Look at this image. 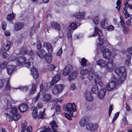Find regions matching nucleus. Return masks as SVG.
Here are the masks:
<instances>
[{"instance_id":"f257e3e1","label":"nucleus","mask_w":132,"mask_h":132,"mask_svg":"<svg viewBox=\"0 0 132 132\" xmlns=\"http://www.w3.org/2000/svg\"><path fill=\"white\" fill-rule=\"evenodd\" d=\"M104 57L108 59L109 63L112 65L114 59L116 56L115 53H111L110 50L106 48H104L102 51Z\"/></svg>"},{"instance_id":"f03ea898","label":"nucleus","mask_w":132,"mask_h":132,"mask_svg":"<svg viewBox=\"0 0 132 132\" xmlns=\"http://www.w3.org/2000/svg\"><path fill=\"white\" fill-rule=\"evenodd\" d=\"M43 46L47 49L49 53V55H47L45 56V59L46 62L48 63H50L52 61V58L51 56V53L53 51V47L51 44L46 42L43 43Z\"/></svg>"},{"instance_id":"7ed1b4c3","label":"nucleus","mask_w":132,"mask_h":132,"mask_svg":"<svg viewBox=\"0 0 132 132\" xmlns=\"http://www.w3.org/2000/svg\"><path fill=\"white\" fill-rule=\"evenodd\" d=\"M13 59H14V61H17L16 64L18 66L21 67L25 65L27 67L29 68H31L30 67V63L29 62L27 63L26 60L23 56L20 57L18 58L16 57H13L12 59V60Z\"/></svg>"},{"instance_id":"20e7f679","label":"nucleus","mask_w":132,"mask_h":132,"mask_svg":"<svg viewBox=\"0 0 132 132\" xmlns=\"http://www.w3.org/2000/svg\"><path fill=\"white\" fill-rule=\"evenodd\" d=\"M94 28L95 33H94L92 35L89 36V37H95L97 36V35H98V41H97V42L99 45H101L103 43V39L100 37L103 35L102 31L97 27H95Z\"/></svg>"},{"instance_id":"39448f33","label":"nucleus","mask_w":132,"mask_h":132,"mask_svg":"<svg viewBox=\"0 0 132 132\" xmlns=\"http://www.w3.org/2000/svg\"><path fill=\"white\" fill-rule=\"evenodd\" d=\"M115 73L118 75L121 76L120 79L123 78V80L126 79L127 74L126 72L125 67L124 66L121 67L116 68L114 71Z\"/></svg>"},{"instance_id":"423d86ee","label":"nucleus","mask_w":132,"mask_h":132,"mask_svg":"<svg viewBox=\"0 0 132 132\" xmlns=\"http://www.w3.org/2000/svg\"><path fill=\"white\" fill-rule=\"evenodd\" d=\"M63 89V85H56L53 87L52 90V92L54 94H57L61 92Z\"/></svg>"},{"instance_id":"0eeeda50","label":"nucleus","mask_w":132,"mask_h":132,"mask_svg":"<svg viewBox=\"0 0 132 132\" xmlns=\"http://www.w3.org/2000/svg\"><path fill=\"white\" fill-rule=\"evenodd\" d=\"M76 109L75 103H73L72 104L68 103L66 105L65 110L66 111L69 112H74L76 111Z\"/></svg>"},{"instance_id":"6e6552de","label":"nucleus","mask_w":132,"mask_h":132,"mask_svg":"<svg viewBox=\"0 0 132 132\" xmlns=\"http://www.w3.org/2000/svg\"><path fill=\"white\" fill-rule=\"evenodd\" d=\"M98 127V125L96 123H89L86 125L87 129L91 131H94L97 129Z\"/></svg>"},{"instance_id":"1a4fd4ad","label":"nucleus","mask_w":132,"mask_h":132,"mask_svg":"<svg viewBox=\"0 0 132 132\" xmlns=\"http://www.w3.org/2000/svg\"><path fill=\"white\" fill-rule=\"evenodd\" d=\"M96 64L100 66L101 68H109L107 63L102 59H99L96 62Z\"/></svg>"},{"instance_id":"9d476101","label":"nucleus","mask_w":132,"mask_h":132,"mask_svg":"<svg viewBox=\"0 0 132 132\" xmlns=\"http://www.w3.org/2000/svg\"><path fill=\"white\" fill-rule=\"evenodd\" d=\"M72 67L70 65H68L63 70L62 74L64 75H67L69 74L72 70Z\"/></svg>"},{"instance_id":"9b49d317","label":"nucleus","mask_w":132,"mask_h":132,"mask_svg":"<svg viewBox=\"0 0 132 132\" xmlns=\"http://www.w3.org/2000/svg\"><path fill=\"white\" fill-rule=\"evenodd\" d=\"M89 73L88 76V79L89 80H92L94 78H95L94 80L97 78L95 75L96 74H97V73H94V70L92 68H91L89 69Z\"/></svg>"},{"instance_id":"f8f14e48","label":"nucleus","mask_w":132,"mask_h":132,"mask_svg":"<svg viewBox=\"0 0 132 132\" xmlns=\"http://www.w3.org/2000/svg\"><path fill=\"white\" fill-rule=\"evenodd\" d=\"M52 98V95L49 94H44L42 97V100L43 102H48L50 101Z\"/></svg>"},{"instance_id":"ddd939ff","label":"nucleus","mask_w":132,"mask_h":132,"mask_svg":"<svg viewBox=\"0 0 132 132\" xmlns=\"http://www.w3.org/2000/svg\"><path fill=\"white\" fill-rule=\"evenodd\" d=\"M51 27L54 29L60 32V31L61 29V27L60 24L57 22H52L51 23Z\"/></svg>"},{"instance_id":"4468645a","label":"nucleus","mask_w":132,"mask_h":132,"mask_svg":"<svg viewBox=\"0 0 132 132\" xmlns=\"http://www.w3.org/2000/svg\"><path fill=\"white\" fill-rule=\"evenodd\" d=\"M97 78L94 79V82L96 85H98L100 87H102L103 86V83L101 82V78L98 74H96L95 75Z\"/></svg>"},{"instance_id":"2eb2a0df","label":"nucleus","mask_w":132,"mask_h":132,"mask_svg":"<svg viewBox=\"0 0 132 132\" xmlns=\"http://www.w3.org/2000/svg\"><path fill=\"white\" fill-rule=\"evenodd\" d=\"M32 72L33 76L34 78L36 79L38 77L39 75L37 70L34 67H32V68L30 69Z\"/></svg>"},{"instance_id":"dca6fc26","label":"nucleus","mask_w":132,"mask_h":132,"mask_svg":"<svg viewBox=\"0 0 132 132\" xmlns=\"http://www.w3.org/2000/svg\"><path fill=\"white\" fill-rule=\"evenodd\" d=\"M28 108V106L25 104H22L18 107L19 111L22 112H25Z\"/></svg>"},{"instance_id":"f3484780","label":"nucleus","mask_w":132,"mask_h":132,"mask_svg":"<svg viewBox=\"0 0 132 132\" xmlns=\"http://www.w3.org/2000/svg\"><path fill=\"white\" fill-rule=\"evenodd\" d=\"M36 53L39 57L43 58L47 55L46 52L44 50L38 51L36 52Z\"/></svg>"},{"instance_id":"a211bd4d","label":"nucleus","mask_w":132,"mask_h":132,"mask_svg":"<svg viewBox=\"0 0 132 132\" xmlns=\"http://www.w3.org/2000/svg\"><path fill=\"white\" fill-rule=\"evenodd\" d=\"M24 24L23 22H19L15 24L14 25V29L16 31L21 29L23 27Z\"/></svg>"},{"instance_id":"6ab92c4d","label":"nucleus","mask_w":132,"mask_h":132,"mask_svg":"<svg viewBox=\"0 0 132 132\" xmlns=\"http://www.w3.org/2000/svg\"><path fill=\"white\" fill-rule=\"evenodd\" d=\"M78 74V72L77 71H73L69 75L68 77V79L70 81L72 80L77 77Z\"/></svg>"},{"instance_id":"aec40b11","label":"nucleus","mask_w":132,"mask_h":132,"mask_svg":"<svg viewBox=\"0 0 132 132\" xmlns=\"http://www.w3.org/2000/svg\"><path fill=\"white\" fill-rule=\"evenodd\" d=\"M60 78V77L59 75L54 76L51 81V85L54 86L59 80Z\"/></svg>"},{"instance_id":"412c9836","label":"nucleus","mask_w":132,"mask_h":132,"mask_svg":"<svg viewBox=\"0 0 132 132\" xmlns=\"http://www.w3.org/2000/svg\"><path fill=\"white\" fill-rule=\"evenodd\" d=\"M116 85V83L113 81L110 82L106 86L108 90L109 91L112 90L114 88Z\"/></svg>"},{"instance_id":"4be33fe9","label":"nucleus","mask_w":132,"mask_h":132,"mask_svg":"<svg viewBox=\"0 0 132 132\" xmlns=\"http://www.w3.org/2000/svg\"><path fill=\"white\" fill-rule=\"evenodd\" d=\"M15 68V67L14 66L12 65H8L7 68V71L9 75H11Z\"/></svg>"},{"instance_id":"5701e85b","label":"nucleus","mask_w":132,"mask_h":132,"mask_svg":"<svg viewBox=\"0 0 132 132\" xmlns=\"http://www.w3.org/2000/svg\"><path fill=\"white\" fill-rule=\"evenodd\" d=\"M38 82H37L35 84H33L32 85V87L29 93L30 95L33 94L35 92L36 87L38 85Z\"/></svg>"},{"instance_id":"b1692460","label":"nucleus","mask_w":132,"mask_h":132,"mask_svg":"<svg viewBox=\"0 0 132 132\" xmlns=\"http://www.w3.org/2000/svg\"><path fill=\"white\" fill-rule=\"evenodd\" d=\"M106 92L105 89L104 88H102L99 91L98 94V97L102 99L105 96Z\"/></svg>"},{"instance_id":"393cba45","label":"nucleus","mask_w":132,"mask_h":132,"mask_svg":"<svg viewBox=\"0 0 132 132\" xmlns=\"http://www.w3.org/2000/svg\"><path fill=\"white\" fill-rule=\"evenodd\" d=\"M100 24L102 28L104 29L106 28L108 25L107 19H105L102 20Z\"/></svg>"},{"instance_id":"a878e982","label":"nucleus","mask_w":132,"mask_h":132,"mask_svg":"<svg viewBox=\"0 0 132 132\" xmlns=\"http://www.w3.org/2000/svg\"><path fill=\"white\" fill-rule=\"evenodd\" d=\"M85 98L86 100L90 102L93 100V97L90 93L86 92L85 93Z\"/></svg>"},{"instance_id":"bb28decb","label":"nucleus","mask_w":132,"mask_h":132,"mask_svg":"<svg viewBox=\"0 0 132 132\" xmlns=\"http://www.w3.org/2000/svg\"><path fill=\"white\" fill-rule=\"evenodd\" d=\"M12 44L11 42L9 41V40H7L4 46V49L5 51H7L10 48Z\"/></svg>"},{"instance_id":"cd10ccee","label":"nucleus","mask_w":132,"mask_h":132,"mask_svg":"<svg viewBox=\"0 0 132 132\" xmlns=\"http://www.w3.org/2000/svg\"><path fill=\"white\" fill-rule=\"evenodd\" d=\"M84 13L83 12L81 13L79 12L75 13L74 16L78 19H80L83 18L84 16Z\"/></svg>"},{"instance_id":"c85d7f7f","label":"nucleus","mask_w":132,"mask_h":132,"mask_svg":"<svg viewBox=\"0 0 132 132\" xmlns=\"http://www.w3.org/2000/svg\"><path fill=\"white\" fill-rule=\"evenodd\" d=\"M32 107L31 108V110L33 109L32 113V116L33 118L35 119L36 118L38 117V111L37 108H34Z\"/></svg>"},{"instance_id":"c756f323","label":"nucleus","mask_w":132,"mask_h":132,"mask_svg":"<svg viewBox=\"0 0 132 132\" xmlns=\"http://www.w3.org/2000/svg\"><path fill=\"white\" fill-rule=\"evenodd\" d=\"M15 17V14L12 12L11 13L8 14L7 18V20L8 21H12L14 19Z\"/></svg>"},{"instance_id":"7c9ffc66","label":"nucleus","mask_w":132,"mask_h":132,"mask_svg":"<svg viewBox=\"0 0 132 132\" xmlns=\"http://www.w3.org/2000/svg\"><path fill=\"white\" fill-rule=\"evenodd\" d=\"M45 111V109H44L43 111H40L39 112L38 117V119H44V117L46 115Z\"/></svg>"},{"instance_id":"2f4dec72","label":"nucleus","mask_w":132,"mask_h":132,"mask_svg":"<svg viewBox=\"0 0 132 132\" xmlns=\"http://www.w3.org/2000/svg\"><path fill=\"white\" fill-rule=\"evenodd\" d=\"M77 28V25L76 23L73 22L70 24L68 27L69 30H75Z\"/></svg>"},{"instance_id":"473e14b6","label":"nucleus","mask_w":132,"mask_h":132,"mask_svg":"<svg viewBox=\"0 0 132 132\" xmlns=\"http://www.w3.org/2000/svg\"><path fill=\"white\" fill-rule=\"evenodd\" d=\"M87 60L85 58L83 57L81 59V61L80 62V63L81 66L85 67L87 65Z\"/></svg>"},{"instance_id":"72a5a7b5","label":"nucleus","mask_w":132,"mask_h":132,"mask_svg":"<svg viewBox=\"0 0 132 132\" xmlns=\"http://www.w3.org/2000/svg\"><path fill=\"white\" fill-rule=\"evenodd\" d=\"M87 121L86 119L84 118H82L80 121L79 123L80 125L82 126H84L86 124Z\"/></svg>"},{"instance_id":"f704fd0d","label":"nucleus","mask_w":132,"mask_h":132,"mask_svg":"<svg viewBox=\"0 0 132 132\" xmlns=\"http://www.w3.org/2000/svg\"><path fill=\"white\" fill-rule=\"evenodd\" d=\"M12 88V87L10 86L9 81L8 80L6 82L4 90H5L9 91Z\"/></svg>"},{"instance_id":"c9c22d12","label":"nucleus","mask_w":132,"mask_h":132,"mask_svg":"<svg viewBox=\"0 0 132 132\" xmlns=\"http://www.w3.org/2000/svg\"><path fill=\"white\" fill-rule=\"evenodd\" d=\"M123 9L124 10L123 13L125 14V18H126L127 19L129 17L130 15L127 11V7H124Z\"/></svg>"},{"instance_id":"e433bc0d","label":"nucleus","mask_w":132,"mask_h":132,"mask_svg":"<svg viewBox=\"0 0 132 132\" xmlns=\"http://www.w3.org/2000/svg\"><path fill=\"white\" fill-rule=\"evenodd\" d=\"M91 91L94 94L97 93L98 89L97 86L95 85L92 88Z\"/></svg>"},{"instance_id":"4c0bfd02","label":"nucleus","mask_w":132,"mask_h":132,"mask_svg":"<svg viewBox=\"0 0 132 132\" xmlns=\"http://www.w3.org/2000/svg\"><path fill=\"white\" fill-rule=\"evenodd\" d=\"M69 114L66 113L65 114V117L66 118L68 119L71 120V117L73 116V112H69Z\"/></svg>"},{"instance_id":"58836bf2","label":"nucleus","mask_w":132,"mask_h":132,"mask_svg":"<svg viewBox=\"0 0 132 132\" xmlns=\"http://www.w3.org/2000/svg\"><path fill=\"white\" fill-rule=\"evenodd\" d=\"M89 71L87 69H83L80 71V73L82 75L85 76L87 74Z\"/></svg>"},{"instance_id":"ea45409f","label":"nucleus","mask_w":132,"mask_h":132,"mask_svg":"<svg viewBox=\"0 0 132 132\" xmlns=\"http://www.w3.org/2000/svg\"><path fill=\"white\" fill-rule=\"evenodd\" d=\"M55 112H54L56 113V114H60L61 113L60 112V106L59 105H57L55 107Z\"/></svg>"},{"instance_id":"a19ab883","label":"nucleus","mask_w":132,"mask_h":132,"mask_svg":"<svg viewBox=\"0 0 132 132\" xmlns=\"http://www.w3.org/2000/svg\"><path fill=\"white\" fill-rule=\"evenodd\" d=\"M17 109L15 107H12L11 109L10 113L13 116L17 113Z\"/></svg>"},{"instance_id":"79ce46f5","label":"nucleus","mask_w":132,"mask_h":132,"mask_svg":"<svg viewBox=\"0 0 132 132\" xmlns=\"http://www.w3.org/2000/svg\"><path fill=\"white\" fill-rule=\"evenodd\" d=\"M28 51L26 47H23L20 50V53L22 55H24L27 53Z\"/></svg>"},{"instance_id":"37998d69","label":"nucleus","mask_w":132,"mask_h":132,"mask_svg":"<svg viewBox=\"0 0 132 132\" xmlns=\"http://www.w3.org/2000/svg\"><path fill=\"white\" fill-rule=\"evenodd\" d=\"M50 124L51 126L52 129L54 131L56 130V128L57 127V125L54 122L50 123Z\"/></svg>"},{"instance_id":"c03bdc74","label":"nucleus","mask_w":132,"mask_h":132,"mask_svg":"<svg viewBox=\"0 0 132 132\" xmlns=\"http://www.w3.org/2000/svg\"><path fill=\"white\" fill-rule=\"evenodd\" d=\"M56 67L55 65L51 64L48 65V68L49 71H52L54 70Z\"/></svg>"},{"instance_id":"a18cd8bd","label":"nucleus","mask_w":132,"mask_h":132,"mask_svg":"<svg viewBox=\"0 0 132 132\" xmlns=\"http://www.w3.org/2000/svg\"><path fill=\"white\" fill-rule=\"evenodd\" d=\"M42 47V45L41 44L39 40H37V41L36 48L37 49L39 50Z\"/></svg>"},{"instance_id":"49530a36","label":"nucleus","mask_w":132,"mask_h":132,"mask_svg":"<svg viewBox=\"0 0 132 132\" xmlns=\"http://www.w3.org/2000/svg\"><path fill=\"white\" fill-rule=\"evenodd\" d=\"M40 95V92H39L38 93L36 97L34 98L32 101L33 102L36 103L38 99L39 98Z\"/></svg>"},{"instance_id":"de8ad7c7","label":"nucleus","mask_w":132,"mask_h":132,"mask_svg":"<svg viewBox=\"0 0 132 132\" xmlns=\"http://www.w3.org/2000/svg\"><path fill=\"white\" fill-rule=\"evenodd\" d=\"M7 65V62L6 61L3 62L0 65V67L2 69H4L6 68Z\"/></svg>"},{"instance_id":"09e8293b","label":"nucleus","mask_w":132,"mask_h":132,"mask_svg":"<svg viewBox=\"0 0 132 132\" xmlns=\"http://www.w3.org/2000/svg\"><path fill=\"white\" fill-rule=\"evenodd\" d=\"M6 120L9 121H12L13 119V117H11L8 113H6Z\"/></svg>"},{"instance_id":"8fccbe9b","label":"nucleus","mask_w":132,"mask_h":132,"mask_svg":"<svg viewBox=\"0 0 132 132\" xmlns=\"http://www.w3.org/2000/svg\"><path fill=\"white\" fill-rule=\"evenodd\" d=\"M13 119L14 120H17L20 118L21 115L19 114H16L13 116Z\"/></svg>"},{"instance_id":"3c124183","label":"nucleus","mask_w":132,"mask_h":132,"mask_svg":"<svg viewBox=\"0 0 132 132\" xmlns=\"http://www.w3.org/2000/svg\"><path fill=\"white\" fill-rule=\"evenodd\" d=\"M120 18L121 20L119 22V24L120 25H121L122 26H123L125 24L124 19L121 16H120Z\"/></svg>"},{"instance_id":"603ef678","label":"nucleus","mask_w":132,"mask_h":132,"mask_svg":"<svg viewBox=\"0 0 132 132\" xmlns=\"http://www.w3.org/2000/svg\"><path fill=\"white\" fill-rule=\"evenodd\" d=\"M94 23L95 24H98L100 22L99 18L98 16L95 17L93 20Z\"/></svg>"},{"instance_id":"864d4df0","label":"nucleus","mask_w":132,"mask_h":132,"mask_svg":"<svg viewBox=\"0 0 132 132\" xmlns=\"http://www.w3.org/2000/svg\"><path fill=\"white\" fill-rule=\"evenodd\" d=\"M119 115V113L117 112L114 115L112 120V123H113L114 121L117 118Z\"/></svg>"},{"instance_id":"5fc2aeb1","label":"nucleus","mask_w":132,"mask_h":132,"mask_svg":"<svg viewBox=\"0 0 132 132\" xmlns=\"http://www.w3.org/2000/svg\"><path fill=\"white\" fill-rule=\"evenodd\" d=\"M4 81L2 79H0V90L4 87Z\"/></svg>"},{"instance_id":"6e6d98bb","label":"nucleus","mask_w":132,"mask_h":132,"mask_svg":"<svg viewBox=\"0 0 132 132\" xmlns=\"http://www.w3.org/2000/svg\"><path fill=\"white\" fill-rule=\"evenodd\" d=\"M6 26L7 25L5 22L3 21L1 23V27L3 30H4L5 29Z\"/></svg>"},{"instance_id":"4d7b16f0","label":"nucleus","mask_w":132,"mask_h":132,"mask_svg":"<svg viewBox=\"0 0 132 132\" xmlns=\"http://www.w3.org/2000/svg\"><path fill=\"white\" fill-rule=\"evenodd\" d=\"M107 30L108 31H111L114 30V27L112 25H110L107 27Z\"/></svg>"},{"instance_id":"13d9d810","label":"nucleus","mask_w":132,"mask_h":132,"mask_svg":"<svg viewBox=\"0 0 132 132\" xmlns=\"http://www.w3.org/2000/svg\"><path fill=\"white\" fill-rule=\"evenodd\" d=\"M113 105L110 104L109 110V115L110 116L111 114L112 111L113 110Z\"/></svg>"},{"instance_id":"bf43d9fd","label":"nucleus","mask_w":132,"mask_h":132,"mask_svg":"<svg viewBox=\"0 0 132 132\" xmlns=\"http://www.w3.org/2000/svg\"><path fill=\"white\" fill-rule=\"evenodd\" d=\"M19 89L23 91L26 92L28 89V88L27 87L25 86L23 87H19Z\"/></svg>"},{"instance_id":"052dcab7","label":"nucleus","mask_w":132,"mask_h":132,"mask_svg":"<svg viewBox=\"0 0 132 132\" xmlns=\"http://www.w3.org/2000/svg\"><path fill=\"white\" fill-rule=\"evenodd\" d=\"M72 34L70 32L67 33V37L69 40H71L72 38Z\"/></svg>"},{"instance_id":"680f3d73","label":"nucleus","mask_w":132,"mask_h":132,"mask_svg":"<svg viewBox=\"0 0 132 132\" xmlns=\"http://www.w3.org/2000/svg\"><path fill=\"white\" fill-rule=\"evenodd\" d=\"M27 54L30 56H32L34 54V52L33 51H28Z\"/></svg>"},{"instance_id":"e2e57ef3","label":"nucleus","mask_w":132,"mask_h":132,"mask_svg":"<svg viewBox=\"0 0 132 132\" xmlns=\"http://www.w3.org/2000/svg\"><path fill=\"white\" fill-rule=\"evenodd\" d=\"M43 104L42 103L39 102L38 103L37 107L39 109H40L43 107Z\"/></svg>"},{"instance_id":"0e129e2a","label":"nucleus","mask_w":132,"mask_h":132,"mask_svg":"<svg viewBox=\"0 0 132 132\" xmlns=\"http://www.w3.org/2000/svg\"><path fill=\"white\" fill-rule=\"evenodd\" d=\"M32 130V128L31 126H29L27 128L26 132H31Z\"/></svg>"},{"instance_id":"69168bd1","label":"nucleus","mask_w":132,"mask_h":132,"mask_svg":"<svg viewBox=\"0 0 132 132\" xmlns=\"http://www.w3.org/2000/svg\"><path fill=\"white\" fill-rule=\"evenodd\" d=\"M62 48H61L57 51V54L58 55L60 56L62 54Z\"/></svg>"},{"instance_id":"338daca9","label":"nucleus","mask_w":132,"mask_h":132,"mask_svg":"<svg viewBox=\"0 0 132 132\" xmlns=\"http://www.w3.org/2000/svg\"><path fill=\"white\" fill-rule=\"evenodd\" d=\"M128 52L130 54H132V47L128 48L127 49Z\"/></svg>"},{"instance_id":"774afa93","label":"nucleus","mask_w":132,"mask_h":132,"mask_svg":"<svg viewBox=\"0 0 132 132\" xmlns=\"http://www.w3.org/2000/svg\"><path fill=\"white\" fill-rule=\"evenodd\" d=\"M50 129L49 128H47L45 130L40 131L39 132H50Z\"/></svg>"}]
</instances>
